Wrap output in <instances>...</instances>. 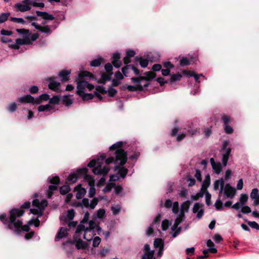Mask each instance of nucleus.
<instances>
[{"label": "nucleus", "mask_w": 259, "mask_h": 259, "mask_svg": "<svg viewBox=\"0 0 259 259\" xmlns=\"http://www.w3.org/2000/svg\"><path fill=\"white\" fill-rule=\"evenodd\" d=\"M191 204V202L190 200L185 201L181 204L179 213L181 217H185V213L188 212Z\"/></svg>", "instance_id": "4468645a"}, {"label": "nucleus", "mask_w": 259, "mask_h": 259, "mask_svg": "<svg viewBox=\"0 0 259 259\" xmlns=\"http://www.w3.org/2000/svg\"><path fill=\"white\" fill-rule=\"evenodd\" d=\"M169 225V221L167 220H164L161 223V228L162 230L166 231L168 229Z\"/></svg>", "instance_id": "4d7b16f0"}, {"label": "nucleus", "mask_w": 259, "mask_h": 259, "mask_svg": "<svg viewBox=\"0 0 259 259\" xmlns=\"http://www.w3.org/2000/svg\"><path fill=\"white\" fill-rule=\"evenodd\" d=\"M131 79L134 83H139V84H141L142 81L144 79V77H132Z\"/></svg>", "instance_id": "774afa93"}, {"label": "nucleus", "mask_w": 259, "mask_h": 259, "mask_svg": "<svg viewBox=\"0 0 259 259\" xmlns=\"http://www.w3.org/2000/svg\"><path fill=\"white\" fill-rule=\"evenodd\" d=\"M63 101L67 106L70 105L72 103V99L68 96H64Z\"/></svg>", "instance_id": "e2e57ef3"}, {"label": "nucleus", "mask_w": 259, "mask_h": 259, "mask_svg": "<svg viewBox=\"0 0 259 259\" xmlns=\"http://www.w3.org/2000/svg\"><path fill=\"white\" fill-rule=\"evenodd\" d=\"M185 217H182L179 214L178 217L176 219L173 226L171 227V230L173 231L172 236L173 237H176L180 232L181 230V227H178V225L182 222Z\"/></svg>", "instance_id": "1a4fd4ad"}, {"label": "nucleus", "mask_w": 259, "mask_h": 259, "mask_svg": "<svg viewBox=\"0 0 259 259\" xmlns=\"http://www.w3.org/2000/svg\"><path fill=\"white\" fill-rule=\"evenodd\" d=\"M188 195V190L183 188L179 192V195L181 197L185 198Z\"/></svg>", "instance_id": "338daca9"}, {"label": "nucleus", "mask_w": 259, "mask_h": 259, "mask_svg": "<svg viewBox=\"0 0 259 259\" xmlns=\"http://www.w3.org/2000/svg\"><path fill=\"white\" fill-rule=\"evenodd\" d=\"M224 181L223 179H221L219 180H217L214 184V189L215 190H218L220 187V191L219 192V194H222L224 187Z\"/></svg>", "instance_id": "b1692460"}, {"label": "nucleus", "mask_w": 259, "mask_h": 259, "mask_svg": "<svg viewBox=\"0 0 259 259\" xmlns=\"http://www.w3.org/2000/svg\"><path fill=\"white\" fill-rule=\"evenodd\" d=\"M80 235L79 234V236H76L75 234H74V238L75 240L76 241V247L77 249H85L87 247V244L83 242V241L80 238Z\"/></svg>", "instance_id": "412c9836"}, {"label": "nucleus", "mask_w": 259, "mask_h": 259, "mask_svg": "<svg viewBox=\"0 0 259 259\" xmlns=\"http://www.w3.org/2000/svg\"><path fill=\"white\" fill-rule=\"evenodd\" d=\"M60 85V82L55 81L53 78H50L49 87L50 89L54 91H57L59 89Z\"/></svg>", "instance_id": "a878e982"}, {"label": "nucleus", "mask_w": 259, "mask_h": 259, "mask_svg": "<svg viewBox=\"0 0 259 259\" xmlns=\"http://www.w3.org/2000/svg\"><path fill=\"white\" fill-rule=\"evenodd\" d=\"M206 245L208 247L210 252L215 253L217 252V249L214 247V244L213 242L210 239L207 240Z\"/></svg>", "instance_id": "72a5a7b5"}, {"label": "nucleus", "mask_w": 259, "mask_h": 259, "mask_svg": "<svg viewBox=\"0 0 259 259\" xmlns=\"http://www.w3.org/2000/svg\"><path fill=\"white\" fill-rule=\"evenodd\" d=\"M66 217L69 220H72L73 219L74 217V211L73 209L68 210Z\"/></svg>", "instance_id": "603ef678"}, {"label": "nucleus", "mask_w": 259, "mask_h": 259, "mask_svg": "<svg viewBox=\"0 0 259 259\" xmlns=\"http://www.w3.org/2000/svg\"><path fill=\"white\" fill-rule=\"evenodd\" d=\"M122 145V142H118L110 147V149L111 150L112 149L115 150V159H114L113 157H110L108 158L105 161V164L104 163V160H103V165L107 166L109 167L107 165L112 163L114 161H115V164L119 165H123L126 162L127 154L124 150L121 148ZM102 156H104V159H105V156L102 155ZM101 156L100 157V158H101ZM98 159H99V158H98ZM97 159H98V158Z\"/></svg>", "instance_id": "7ed1b4c3"}, {"label": "nucleus", "mask_w": 259, "mask_h": 259, "mask_svg": "<svg viewBox=\"0 0 259 259\" xmlns=\"http://www.w3.org/2000/svg\"><path fill=\"white\" fill-rule=\"evenodd\" d=\"M98 199L96 197H94L89 203V208L94 209L98 203Z\"/></svg>", "instance_id": "49530a36"}, {"label": "nucleus", "mask_w": 259, "mask_h": 259, "mask_svg": "<svg viewBox=\"0 0 259 259\" xmlns=\"http://www.w3.org/2000/svg\"><path fill=\"white\" fill-rule=\"evenodd\" d=\"M248 197L246 194H241L239 199V202L243 206L247 202Z\"/></svg>", "instance_id": "58836bf2"}, {"label": "nucleus", "mask_w": 259, "mask_h": 259, "mask_svg": "<svg viewBox=\"0 0 259 259\" xmlns=\"http://www.w3.org/2000/svg\"><path fill=\"white\" fill-rule=\"evenodd\" d=\"M89 213L86 212L84 214V218L83 220L81 221L79 224H83L85 226H89L88 224L90 223V221L89 222Z\"/></svg>", "instance_id": "79ce46f5"}, {"label": "nucleus", "mask_w": 259, "mask_h": 259, "mask_svg": "<svg viewBox=\"0 0 259 259\" xmlns=\"http://www.w3.org/2000/svg\"><path fill=\"white\" fill-rule=\"evenodd\" d=\"M93 246L95 247H98L101 242V238L96 236L94 239L93 238Z\"/></svg>", "instance_id": "3c124183"}, {"label": "nucleus", "mask_w": 259, "mask_h": 259, "mask_svg": "<svg viewBox=\"0 0 259 259\" xmlns=\"http://www.w3.org/2000/svg\"><path fill=\"white\" fill-rule=\"evenodd\" d=\"M93 77L92 74L89 71H84L80 72L77 76V79H84V77L92 78Z\"/></svg>", "instance_id": "2f4dec72"}, {"label": "nucleus", "mask_w": 259, "mask_h": 259, "mask_svg": "<svg viewBox=\"0 0 259 259\" xmlns=\"http://www.w3.org/2000/svg\"><path fill=\"white\" fill-rule=\"evenodd\" d=\"M154 247L156 248H163L164 243L162 240L160 238L155 239L154 242Z\"/></svg>", "instance_id": "f704fd0d"}, {"label": "nucleus", "mask_w": 259, "mask_h": 259, "mask_svg": "<svg viewBox=\"0 0 259 259\" xmlns=\"http://www.w3.org/2000/svg\"><path fill=\"white\" fill-rule=\"evenodd\" d=\"M36 14L37 16L41 17L44 20H53L55 18L53 15L46 12L36 11Z\"/></svg>", "instance_id": "4be33fe9"}, {"label": "nucleus", "mask_w": 259, "mask_h": 259, "mask_svg": "<svg viewBox=\"0 0 259 259\" xmlns=\"http://www.w3.org/2000/svg\"><path fill=\"white\" fill-rule=\"evenodd\" d=\"M16 31L20 34L23 35V37H28L29 39L30 38V33L28 29H17Z\"/></svg>", "instance_id": "473e14b6"}, {"label": "nucleus", "mask_w": 259, "mask_h": 259, "mask_svg": "<svg viewBox=\"0 0 259 259\" xmlns=\"http://www.w3.org/2000/svg\"><path fill=\"white\" fill-rule=\"evenodd\" d=\"M146 76L144 77V80H146V82L148 81L149 83V80L153 79L156 77L155 73L153 72H147L145 73Z\"/></svg>", "instance_id": "e433bc0d"}, {"label": "nucleus", "mask_w": 259, "mask_h": 259, "mask_svg": "<svg viewBox=\"0 0 259 259\" xmlns=\"http://www.w3.org/2000/svg\"><path fill=\"white\" fill-rule=\"evenodd\" d=\"M10 20L11 21L16 23L24 24L25 23V21L21 18L11 17Z\"/></svg>", "instance_id": "864d4df0"}, {"label": "nucleus", "mask_w": 259, "mask_h": 259, "mask_svg": "<svg viewBox=\"0 0 259 259\" xmlns=\"http://www.w3.org/2000/svg\"><path fill=\"white\" fill-rule=\"evenodd\" d=\"M86 193V190L84 188H79L76 194V197L77 199L82 198Z\"/></svg>", "instance_id": "c9c22d12"}, {"label": "nucleus", "mask_w": 259, "mask_h": 259, "mask_svg": "<svg viewBox=\"0 0 259 259\" xmlns=\"http://www.w3.org/2000/svg\"><path fill=\"white\" fill-rule=\"evenodd\" d=\"M70 190V188L68 185H64L60 188V192L62 195L67 194Z\"/></svg>", "instance_id": "a19ab883"}, {"label": "nucleus", "mask_w": 259, "mask_h": 259, "mask_svg": "<svg viewBox=\"0 0 259 259\" xmlns=\"http://www.w3.org/2000/svg\"><path fill=\"white\" fill-rule=\"evenodd\" d=\"M137 61H139L141 66L143 68L146 67L148 65V61L147 59H143L141 58L136 57Z\"/></svg>", "instance_id": "ea45409f"}, {"label": "nucleus", "mask_w": 259, "mask_h": 259, "mask_svg": "<svg viewBox=\"0 0 259 259\" xmlns=\"http://www.w3.org/2000/svg\"><path fill=\"white\" fill-rule=\"evenodd\" d=\"M210 163L212 168L216 174H219L222 170V164L220 162H215L213 158L210 159Z\"/></svg>", "instance_id": "2eb2a0df"}, {"label": "nucleus", "mask_w": 259, "mask_h": 259, "mask_svg": "<svg viewBox=\"0 0 259 259\" xmlns=\"http://www.w3.org/2000/svg\"><path fill=\"white\" fill-rule=\"evenodd\" d=\"M172 211L175 214L179 212V204L178 201L174 202L172 204Z\"/></svg>", "instance_id": "c03bdc74"}, {"label": "nucleus", "mask_w": 259, "mask_h": 259, "mask_svg": "<svg viewBox=\"0 0 259 259\" xmlns=\"http://www.w3.org/2000/svg\"><path fill=\"white\" fill-rule=\"evenodd\" d=\"M210 184V177L209 175H207L205 177V180L203 182L202 187L207 188L209 186Z\"/></svg>", "instance_id": "13d9d810"}, {"label": "nucleus", "mask_w": 259, "mask_h": 259, "mask_svg": "<svg viewBox=\"0 0 259 259\" xmlns=\"http://www.w3.org/2000/svg\"><path fill=\"white\" fill-rule=\"evenodd\" d=\"M182 78V75L179 73H176L172 74L170 76V80L171 82H174L175 81L180 80Z\"/></svg>", "instance_id": "37998d69"}, {"label": "nucleus", "mask_w": 259, "mask_h": 259, "mask_svg": "<svg viewBox=\"0 0 259 259\" xmlns=\"http://www.w3.org/2000/svg\"><path fill=\"white\" fill-rule=\"evenodd\" d=\"M104 158V156H102L101 157V158L93 159L88 164V166L90 167H95L93 170V172L94 174L97 175H102L103 176L99 181V183L100 184H102L105 183L106 179L104 176L107 175L110 170L109 167L103 165V161Z\"/></svg>", "instance_id": "39448f33"}, {"label": "nucleus", "mask_w": 259, "mask_h": 259, "mask_svg": "<svg viewBox=\"0 0 259 259\" xmlns=\"http://www.w3.org/2000/svg\"><path fill=\"white\" fill-rule=\"evenodd\" d=\"M250 198L254 200L253 204L254 205H259V193L258 190L257 188H253L250 194Z\"/></svg>", "instance_id": "6ab92c4d"}, {"label": "nucleus", "mask_w": 259, "mask_h": 259, "mask_svg": "<svg viewBox=\"0 0 259 259\" xmlns=\"http://www.w3.org/2000/svg\"><path fill=\"white\" fill-rule=\"evenodd\" d=\"M188 75L190 76H193L194 77L195 81L197 82H199V78L200 76H203L202 74H196L194 72H189Z\"/></svg>", "instance_id": "09e8293b"}, {"label": "nucleus", "mask_w": 259, "mask_h": 259, "mask_svg": "<svg viewBox=\"0 0 259 259\" xmlns=\"http://www.w3.org/2000/svg\"><path fill=\"white\" fill-rule=\"evenodd\" d=\"M223 193L222 197L224 199L228 198H232L235 195L236 190L234 187L227 184L224 187Z\"/></svg>", "instance_id": "6e6552de"}, {"label": "nucleus", "mask_w": 259, "mask_h": 259, "mask_svg": "<svg viewBox=\"0 0 259 259\" xmlns=\"http://www.w3.org/2000/svg\"><path fill=\"white\" fill-rule=\"evenodd\" d=\"M59 181L60 179L58 176L53 177L49 179V182L53 185H50L47 190V195L48 198H50L53 194V191L57 189V185L59 183Z\"/></svg>", "instance_id": "0eeeda50"}, {"label": "nucleus", "mask_w": 259, "mask_h": 259, "mask_svg": "<svg viewBox=\"0 0 259 259\" xmlns=\"http://www.w3.org/2000/svg\"><path fill=\"white\" fill-rule=\"evenodd\" d=\"M88 168L86 167L78 169L76 172L70 174L68 177L67 182L69 184H74L78 178L82 177L85 181L92 180V176L87 174Z\"/></svg>", "instance_id": "423d86ee"}, {"label": "nucleus", "mask_w": 259, "mask_h": 259, "mask_svg": "<svg viewBox=\"0 0 259 259\" xmlns=\"http://www.w3.org/2000/svg\"><path fill=\"white\" fill-rule=\"evenodd\" d=\"M120 208V206L119 205H117L115 206H112L111 209L112 210L113 214H117L119 212Z\"/></svg>", "instance_id": "0e129e2a"}, {"label": "nucleus", "mask_w": 259, "mask_h": 259, "mask_svg": "<svg viewBox=\"0 0 259 259\" xmlns=\"http://www.w3.org/2000/svg\"><path fill=\"white\" fill-rule=\"evenodd\" d=\"M60 101V98L57 96H53L50 99L49 103L53 104H57L59 103Z\"/></svg>", "instance_id": "5fc2aeb1"}, {"label": "nucleus", "mask_w": 259, "mask_h": 259, "mask_svg": "<svg viewBox=\"0 0 259 259\" xmlns=\"http://www.w3.org/2000/svg\"><path fill=\"white\" fill-rule=\"evenodd\" d=\"M101 63V60L100 59H95L91 61V66L97 67L100 65Z\"/></svg>", "instance_id": "69168bd1"}, {"label": "nucleus", "mask_w": 259, "mask_h": 259, "mask_svg": "<svg viewBox=\"0 0 259 259\" xmlns=\"http://www.w3.org/2000/svg\"><path fill=\"white\" fill-rule=\"evenodd\" d=\"M10 15V13H3L0 15V23L6 22Z\"/></svg>", "instance_id": "4c0bfd02"}, {"label": "nucleus", "mask_w": 259, "mask_h": 259, "mask_svg": "<svg viewBox=\"0 0 259 259\" xmlns=\"http://www.w3.org/2000/svg\"><path fill=\"white\" fill-rule=\"evenodd\" d=\"M55 109L54 106L51 105L50 104L46 105H40L38 107L39 112L50 111Z\"/></svg>", "instance_id": "cd10ccee"}, {"label": "nucleus", "mask_w": 259, "mask_h": 259, "mask_svg": "<svg viewBox=\"0 0 259 259\" xmlns=\"http://www.w3.org/2000/svg\"><path fill=\"white\" fill-rule=\"evenodd\" d=\"M70 70H64L60 71L59 76L61 78L62 81H66L69 80V75L70 74Z\"/></svg>", "instance_id": "393cba45"}, {"label": "nucleus", "mask_w": 259, "mask_h": 259, "mask_svg": "<svg viewBox=\"0 0 259 259\" xmlns=\"http://www.w3.org/2000/svg\"><path fill=\"white\" fill-rule=\"evenodd\" d=\"M17 101L21 103H35L36 104H39L40 101L39 99L34 100V98L30 95H27L20 98H18Z\"/></svg>", "instance_id": "9d476101"}, {"label": "nucleus", "mask_w": 259, "mask_h": 259, "mask_svg": "<svg viewBox=\"0 0 259 259\" xmlns=\"http://www.w3.org/2000/svg\"><path fill=\"white\" fill-rule=\"evenodd\" d=\"M192 211L194 213H197L196 217L199 219H201L204 214L203 210L201 208V205L200 203L198 202L194 204Z\"/></svg>", "instance_id": "a211bd4d"}, {"label": "nucleus", "mask_w": 259, "mask_h": 259, "mask_svg": "<svg viewBox=\"0 0 259 259\" xmlns=\"http://www.w3.org/2000/svg\"><path fill=\"white\" fill-rule=\"evenodd\" d=\"M231 149L230 148L226 149L222 153V164L224 166L227 165L228 161L231 153Z\"/></svg>", "instance_id": "aec40b11"}, {"label": "nucleus", "mask_w": 259, "mask_h": 259, "mask_svg": "<svg viewBox=\"0 0 259 259\" xmlns=\"http://www.w3.org/2000/svg\"><path fill=\"white\" fill-rule=\"evenodd\" d=\"M24 213L23 210L18 208L12 209L10 212V218L8 219L6 214L0 215V221L7 225L8 228L15 230L18 233L19 229L27 232L29 230L28 225H22V222L19 219H17L22 216Z\"/></svg>", "instance_id": "f03ea898"}, {"label": "nucleus", "mask_w": 259, "mask_h": 259, "mask_svg": "<svg viewBox=\"0 0 259 259\" xmlns=\"http://www.w3.org/2000/svg\"><path fill=\"white\" fill-rule=\"evenodd\" d=\"M16 42L18 46L22 45H30L32 44L30 41V39L28 37H25V38L23 37V38H17L16 39Z\"/></svg>", "instance_id": "c756f323"}, {"label": "nucleus", "mask_w": 259, "mask_h": 259, "mask_svg": "<svg viewBox=\"0 0 259 259\" xmlns=\"http://www.w3.org/2000/svg\"><path fill=\"white\" fill-rule=\"evenodd\" d=\"M14 8L16 9V11L21 12L28 11L31 9V7L29 6L23 4L22 2L15 4Z\"/></svg>", "instance_id": "dca6fc26"}, {"label": "nucleus", "mask_w": 259, "mask_h": 259, "mask_svg": "<svg viewBox=\"0 0 259 259\" xmlns=\"http://www.w3.org/2000/svg\"><path fill=\"white\" fill-rule=\"evenodd\" d=\"M30 211L31 213L34 214H38L39 216H41L42 214V211L41 209L38 208H31Z\"/></svg>", "instance_id": "6e6d98bb"}, {"label": "nucleus", "mask_w": 259, "mask_h": 259, "mask_svg": "<svg viewBox=\"0 0 259 259\" xmlns=\"http://www.w3.org/2000/svg\"><path fill=\"white\" fill-rule=\"evenodd\" d=\"M46 23V22L45 21L42 23V24L44 26H41L38 31L47 34H50L52 32V30H51L50 26L45 25Z\"/></svg>", "instance_id": "bb28decb"}, {"label": "nucleus", "mask_w": 259, "mask_h": 259, "mask_svg": "<svg viewBox=\"0 0 259 259\" xmlns=\"http://www.w3.org/2000/svg\"><path fill=\"white\" fill-rule=\"evenodd\" d=\"M149 85V83L148 81H147L143 85H142V84H138L136 85H128L127 87V89L131 92H134L137 91H142L145 88L148 87Z\"/></svg>", "instance_id": "ddd939ff"}, {"label": "nucleus", "mask_w": 259, "mask_h": 259, "mask_svg": "<svg viewBox=\"0 0 259 259\" xmlns=\"http://www.w3.org/2000/svg\"><path fill=\"white\" fill-rule=\"evenodd\" d=\"M224 124L225 132L227 134H231L233 132V128L228 123L231 121V118L229 116L224 115L222 117Z\"/></svg>", "instance_id": "9b49d317"}, {"label": "nucleus", "mask_w": 259, "mask_h": 259, "mask_svg": "<svg viewBox=\"0 0 259 259\" xmlns=\"http://www.w3.org/2000/svg\"><path fill=\"white\" fill-rule=\"evenodd\" d=\"M112 73H103L101 75L102 78L104 80H109L111 78Z\"/></svg>", "instance_id": "052dcab7"}, {"label": "nucleus", "mask_w": 259, "mask_h": 259, "mask_svg": "<svg viewBox=\"0 0 259 259\" xmlns=\"http://www.w3.org/2000/svg\"><path fill=\"white\" fill-rule=\"evenodd\" d=\"M160 215L158 214L154 219L152 224L147 228L146 230V234L147 235L150 236L153 234L154 228H157V226H159L160 221Z\"/></svg>", "instance_id": "f8f14e48"}, {"label": "nucleus", "mask_w": 259, "mask_h": 259, "mask_svg": "<svg viewBox=\"0 0 259 259\" xmlns=\"http://www.w3.org/2000/svg\"><path fill=\"white\" fill-rule=\"evenodd\" d=\"M67 234V229L65 227H61L59 231L55 237V241H57L60 239L65 237Z\"/></svg>", "instance_id": "5701e85b"}, {"label": "nucleus", "mask_w": 259, "mask_h": 259, "mask_svg": "<svg viewBox=\"0 0 259 259\" xmlns=\"http://www.w3.org/2000/svg\"><path fill=\"white\" fill-rule=\"evenodd\" d=\"M247 224L252 228L255 229L257 230H259V225L256 222L254 221H248Z\"/></svg>", "instance_id": "bf43d9fd"}, {"label": "nucleus", "mask_w": 259, "mask_h": 259, "mask_svg": "<svg viewBox=\"0 0 259 259\" xmlns=\"http://www.w3.org/2000/svg\"><path fill=\"white\" fill-rule=\"evenodd\" d=\"M89 182V184L90 186L89 192V196L91 198H92L96 193V189L94 186V179L92 177V181L90 182L88 181Z\"/></svg>", "instance_id": "c85d7f7f"}, {"label": "nucleus", "mask_w": 259, "mask_h": 259, "mask_svg": "<svg viewBox=\"0 0 259 259\" xmlns=\"http://www.w3.org/2000/svg\"><path fill=\"white\" fill-rule=\"evenodd\" d=\"M222 194L219 195V198L216 201L214 206L215 207L217 210H221L223 209V200H224L223 198H222Z\"/></svg>", "instance_id": "7c9ffc66"}, {"label": "nucleus", "mask_w": 259, "mask_h": 259, "mask_svg": "<svg viewBox=\"0 0 259 259\" xmlns=\"http://www.w3.org/2000/svg\"><path fill=\"white\" fill-rule=\"evenodd\" d=\"M32 205L41 209L43 212L45 207L48 205V201L46 200H42L40 202L38 199H35L32 201Z\"/></svg>", "instance_id": "f3484780"}, {"label": "nucleus", "mask_w": 259, "mask_h": 259, "mask_svg": "<svg viewBox=\"0 0 259 259\" xmlns=\"http://www.w3.org/2000/svg\"><path fill=\"white\" fill-rule=\"evenodd\" d=\"M88 225L89 226H85L83 224H79L75 231L76 236H79V234L81 236L83 233V238L88 241H90L95 235L94 229L96 227V230L98 234L101 231V228L99 226H97L96 223L93 220L90 221V223Z\"/></svg>", "instance_id": "20e7f679"}, {"label": "nucleus", "mask_w": 259, "mask_h": 259, "mask_svg": "<svg viewBox=\"0 0 259 259\" xmlns=\"http://www.w3.org/2000/svg\"><path fill=\"white\" fill-rule=\"evenodd\" d=\"M17 109V105L15 103H11L9 107L8 108V110L10 112H14Z\"/></svg>", "instance_id": "680f3d73"}, {"label": "nucleus", "mask_w": 259, "mask_h": 259, "mask_svg": "<svg viewBox=\"0 0 259 259\" xmlns=\"http://www.w3.org/2000/svg\"><path fill=\"white\" fill-rule=\"evenodd\" d=\"M154 251H151L148 252H145L142 256V259H153Z\"/></svg>", "instance_id": "a18cd8bd"}, {"label": "nucleus", "mask_w": 259, "mask_h": 259, "mask_svg": "<svg viewBox=\"0 0 259 259\" xmlns=\"http://www.w3.org/2000/svg\"><path fill=\"white\" fill-rule=\"evenodd\" d=\"M76 81H77V94L83 100L92 99L95 96H96L101 101L102 97L99 93L104 94L106 93L103 87L98 86L94 90V86L84 79H76Z\"/></svg>", "instance_id": "f257e3e1"}, {"label": "nucleus", "mask_w": 259, "mask_h": 259, "mask_svg": "<svg viewBox=\"0 0 259 259\" xmlns=\"http://www.w3.org/2000/svg\"><path fill=\"white\" fill-rule=\"evenodd\" d=\"M189 60L186 57H183L180 60V64L181 66H185L189 65Z\"/></svg>", "instance_id": "8fccbe9b"}, {"label": "nucleus", "mask_w": 259, "mask_h": 259, "mask_svg": "<svg viewBox=\"0 0 259 259\" xmlns=\"http://www.w3.org/2000/svg\"><path fill=\"white\" fill-rule=\"evenodd\" d=\"M127 173V169L124 167H122L120 169L118 172V175L119 177L124 178Z\"/></svg>", "instance_id": "de8ad7c7"}]
</instances>
